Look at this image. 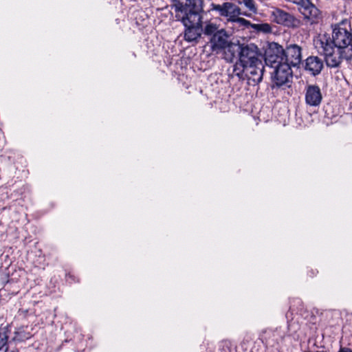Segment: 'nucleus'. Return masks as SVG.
Instances as JSON below:
<instances>
[{
  "instance_id": "nucleus-21",
  "label": "nucleus",
  "mask_w": 352,
  "mask_h": 352,
  "mask_svg": "<svg viewBox=\"0 0 352 352\" xmlns=\"http://www.w3.org/2000/svg\"><path fill=\"white\" fill-rule=\"evenodd\" d=\"M217 26L214 23L207 24L204 28V32L205 34L210 35L214 34L217 31Z\"/></svg>"
},
{
  "instance_id": "nucleus-10",
  "label": "nucleus",
  "mask_w": 352,
  "mask_h": 352,
  "mask_svg": "<svg viewBox=\"0 0 352 352\" xmlns=\"http://www.w3.org/2000/svg\"><path fill=\"white\" fill-rule=\"evenodd\" d=\"M229 36L224 30H221L214 33L210 39V47L217 54L222 50L230 43Z\"/></svg>"
},
{
  "instance_id": "nucleus-6",
  "label": "nucleus",
  "mask_w": 352,
  "mask_h": 352,
  "mask_svg": "<svg viewBox=\"0 0 352 352\" xmlns=\"http://www.w3.org/2000/svg\"><path fill=\"white\" fill-rule=\"evenodd\" d=\"M271 67L274 69L272 80L276 87L287 85L290 82L292 78L291 66L282 63Z\"/></svg>"
},
{
  "instance_id": "nucleus-20",
  "label": "nucleus",
  "mask_w": 352,
  "mask_h": 352,
  "mask_svg": "<svg viewBox=\"0 0 352 352\" xmlns=\"http://www.w3.org/2000/svg\"><path fill=\"white\" fill-rule=\"evenodd\" d=\"M8 339V330L6 327L0 328V351L7 344Z\"/></svg>"
},
{
  "instance_id": "nucleus-17",
  "label": "nucleus",
  "mask_w": 352,
  "mask_h": 352,
  "mask_svg": "<svg viewBox=\"0 0 352 352\" xmlns=\"http://www.w3.org/2000/svg\"><path fill=\"white\" fill-rule=\"evenodd\" d=\"M252 28L257 32H262L264 34H269L272 32V28L271 25L267 23H254L252 25Z\"/></svg>"
},
{
  "instance_id": "nucleus-18",
  "label": "nucleus",
  "mask_w": 352,
  "mask_h": 352,
  "mask_svg": "<svg viewBox=\"0 0 352 352\" xmlns=\"http://www.w3.org/2000/svg\"><path fill=\"white\" fill-rule=\"evenodd\" d=\"M246 73V67H245L242 63L240 61L239 63H236L235 65H233L232 76H236L239 77V79L243 78L244 74Z\"/></svg>"
},
{
  "instance_id": "nucleus-26",
  "label": "nucleus",
  "mask_w": 352,
  "mask_h": 352,
  "mask_svg": "<svg viewBox=\"0 0 352 352\" xmlns=\"http://www.w3.org/2000/svg\"><path fill=\"white\" fill-rule=\"evenodd\" d=\"M173 1H174L175 3H176V0H173Z\"/></svg>"
},
{
  "instance_id": "nucleus-8",
  "label": "nucleus",
  "mask_w": 352,
  "mask_h": 352,
  "mask_svg": "<svg viewBox=\"0 0 352 352\" xmlns=\"http://www.w3.org/2000/svg\"><path fill=\"white\" fill-rule=\"evenodd\" d=\"M211 10L217 12L220 16L228 18V23L232 21L234 17L241 14L240 8L232 2L223 4H211Z\"/></svg>"
},
{
  "instance_id": "nucleus-7",
  "label": "nucleus",
  "mask_w": 352,
  "mask_h": 352,
  "mask_svg": "<svg viewBox=\"0 0 352 352\" xmlns=\"http://www.w3.org/2000/svg\"><path fill=\"white\" fill-rule=\"evenodd\" d=\"M284 49L277 43H271L265 51V61L271 67L284 63Z\"/></svg>"
},
{
  "instance_id": "nucleus-24",
  "label": "nucleus",
  "mask_w": 352,
  "mask_h": 352,
  "mask_svg": "<svg viewBox=\"0 0 352 352\" xmlns=\"http://www.w3.org/2000/svg\"><path fill=\"white\" fill-rule=\"evenodd\" d=\"M5 352H19V351L16 349H10L8 348H6Z\"/></svg>"
},
{
  "instance_id": "nucleus-23",
  "label": "nucleus",
  "mask_w": 352,
  "mask_h": 352,
  "mask_svg": "<svg viewBox=\"0 0 352 352\" xmlns=\"http://www.w3.org/2000/svg\"><path fill=\"white\" fill-rule=\"evenodd\" d=\"M338 352H352V350L347 347H341Z\"/></svg>"
},
{
  "instance_id": "nucleus-5",
  "label": "nucleus",
  "mask_w": 352,
  "mask_h": 352,
  "mask_svg": "<svg viewBox=\"0 0 352 352\" xmlns=\"http://www.w3.org/2000/svg\"><path fill=\"white\" fill-rule=\"evenodd\" d=\"M271 17L273 21L289 28L296 29L302 25V22L300 19L295 17L293 14L278 8H275L272 10Z\"/></svg>"
},
{
  "instance_id": "nucleus-15",
  "label": "nucleus",
  "mask_w": 352,
  "mask_h": 352,
  "mask_svg": "<svg viewBox=\"0 0 352 352\" xmlns=\"http://www.w3.org/2000/svg\"><path fill=\"white\" fill-rule=\"evenodd\" d=\"M202 31L201 25L186 27L184 38L187 41H194L201 36Z\"/></svg>"
},
{
  "instance_id": "nucleus-4",
  "label": "nucleus",
  "mask_w": 352,
  "mask_h": 352,
  "mask_svg": "<svg viewBox=\"0 0 352 352\" xmlns=\"http://www.w3.org/2000/svg\"><path fill=\"white\" fill-rule=\"evenodd\" d=\"M298 5L300 12L310 24L317 23L321 17L320 11L310 0H288Z\"/></svg>"
},
{
  "instance_id": "nucleus-12",
  "label": "nucleus",
  "mask_w": 352,
  "mask_h": 352,
  "mask_svg": "<svg viewBox=\"0 0 352 352\" xmlns=\"http://www.w3.org/2000/svg\"><path fill=\"white\" fill-rule=\"evenodd\" d=\"M322 100V94L319 87L309 85L306 89L305 101L310 106H318Z\"/></svg>"
},
{
  "instance_id": "nucleus-14",
  "label": "nucleus",
  "mask_w": 352,
  "mask_h": 352,
  "mask_svg": "<svg viewBox=\"0 0 352 352\" xmlns=\"http://www.w3.org/2000/svg\"><path fill=\"white\" fill-rule=\"evenodd\" d=\"M240 46L241 44L230 42L228 46L222 50L223 58L228 62H232L236 57L239 58Z\"/></svg>"
},
{
  "instance_id": "nucleus-1",
  "label": "nucleus",
  "mask_w": 352,
  "mask_h": 352,
  "mask_svg": "<svg viewBox=\"0 0 352 352\" xmlns=\"http://www.w3.org/2000/svg\"><path fill=\"white\" fill-rule=\"evenodd\" d=\"M347 20L333 26L331 40L320 39L316 47L323 54L328 67H336L342 59L352 60V32Z\"/></svg>"
},
{
  "instance_id": "nucleus-19",
  "label": "nucleus",
  "mask_w": 352,
  "mask_h": 352,
  "mask_svg": "<svg viewBox=\"0 0 352 352\" xmlns=\"http://www.w3.org/2000/svg\"><path fill=\"white\" fill-rule=\"evenodd\" d=\"M230 23H234L237 25L239 27L243 28H252V25L254 24L243 18L239 17V16L234 17V19H232V21L230 22Z\"/></svg>"
},
{
  "instance_id": "nucleus-11",
  "label": "nucleus",
  "mask_w": 352,
  "mask_h": 352,
  "mask_svg": "<svg viewBox=\"0 0 352 352\" xmlns=\"http://www.w3.org/2000/svg\"><path fill=\"white\" fill-rule=\"evenodd\" d=\"M264 66L262 61L246 67L245 76L252 85L259 83L263 79Z\"/></svg>"
},
{
  "instance_id": "nucleus-25",
  "label": "nucleus",
  "mask_w": 352,
  "mask_h": 352,
  "mask_svg": "<svg viewBox=\"0 0 352 352\" xmlns=\"http://www.w3.org/2000/svg\"><path fill=\"white\" fill-rule=\"evenodd\" d=\"M245 14V16H250V14Z\"/></svg>"
},
{
  "instance_id": "nucleus-9",
  "label": "nucleus",
  "mask_w": 352,
  "mask_h": 352,
  "mask_svg": "<svg viewBox=\"0 0 352 352\" xmlns=\"http://www.w3.org/2000/svg\"><path fill=\"white\" fill-rule=\"evenodd\" d=\"M284 63L291 67L299 65L302 61V49L296 44L290 45L284 50Z\"/></svg>"
},
{
  "instance_id": "nucleus-2",
  "label": "nucleus",
  "mask_w": 352,
  "mask_h": 352,
  "mask_svg": "<svg viewBox=\"0 0 352 352\" xmlns=\"http://www.w3.org/2000/svg\"><path fill=\"white\" fill-rule=\"evenodd\" d=\"M191 5V0H176V3L172 6L176 13L175 17L181 20L185 27L201 25V16Z\"/></svg>"
},
{
  "instance_id": "nucleus-13",
  "label": "nucleus",
  "mask_w": 352,
  "mask_h": 352,
  "mask_svg": "<svg viewBox=\"0 0 352 352\" xmlns=\"http://www.w3.org/2000/svg\"><path fill=\"white\" fill-rule=\"evenodd\" d=\"M322 67V60L317 56H309L305 60V69L314 76L320 73Z\"/></svg>"
},
{
  "instance_id": "nucleus-3",
  "label": "nucleus",
  "mask_w": 352,
  "mask_h": 352,
  "mask_svg": "<svg viewBox=\"0 0 352 352\" xmlns=\"http://www.w3.org/2000/svg\"><path fill=\"white\" fill-rule=\"evenodd\" d=\"M239 60L245 67L261 62L259 49L254 43L241 44Z\"/></svg>"
},
{
  "instance_id": "nucleus-16",
  "label": "nucleus",
  "mask_w": 352,
  "mask_h": 352,
  "mask_svg": "<svg viewBox=\"0 0 352 352\" xmlns=\"http://www.w3.org/2000/svg\"><path fill=\"white\" fill-rule=\"evenodd\" d=\"M32 336L31 331L28 327H21L14 331V336L12 340L15 342H23L30 339Z\"/></svg>"
},
{
  "instance_id": "nucleus-22",
  "label": "nucleus",
  "mask_w": 352,
  "mask_h": 352,
  "mask_svg": "<svg viewBox=\"0 0 352 352\" xmlns=\"http://www.w3.org/2000/svg\"><path fill=\"white\" fill-rule=\"evenodd\" d=\"M244 5L251 13H256L257 9L253 0H243Z\"/></svg>"
}]
</instances>
